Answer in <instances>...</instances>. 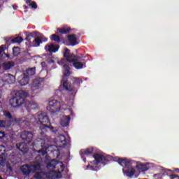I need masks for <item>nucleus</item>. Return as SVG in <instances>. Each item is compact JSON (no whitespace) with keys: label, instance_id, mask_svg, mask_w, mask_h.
Returning a JSON list of instances; mask_svg holds the SVG:
<instances>
[{"label":"nucleus","instance_id":"obj_1","mask_svg":"<svg viewBox=\"0 0 179 179\" xmlns=\"http://www.w3.org/2000/svg\"><path fill=\"white\" fill-rule=\"evenodd\" d=\"M64 57L67 62H73V66L76 69H82L86 65L87 61H85V57L83 55L79 56L70 53V50L67 48L64 49Z\"/></svg>","mask_w":179,"mask_h":179},{"label":"nucleus","instance_id":"obj_2","mask_svg":"<svg viewBox=\"0 0 179 179\" xmlns=\"http://www.w3.org/2000/svg\"><path fill=\"white\" fill-rule=\"evenodd\" d=\"M38 124L40 125V130L42 131L41 134L44 136L45 132L48 131H54L55 127L50 125L48 116L44 113L38 114Z\"/></svg>","mask_w":179,"mask_h":179},{"label":"nucleus","instance_id":"obj_3","mask_svg":"<svg viewBox=\"0 0 179 179\" xmlns=\"http://www.w3.org/2000/svg\"><path fill=\"white\" fill-rule=\"evenodd\" d=\"M27 92L24 90L17 91L15 96L10 99V105L13 108H17L25 103V99L27 98Z\"/></svg>","mask_w":179,"mask_h":179},{"label":"nucleus","instance_id":"obj_4","mask_svg":"<svg viewBox=\"0 0 179 179\" xmlns=\"http://www.w3.org/2000/svg\"><path fill=\"white\" fill-rule=\"evenodd\" d=\"M16 122L24 128H29L30 125H34L36 122V119L32 115L23 117L16 120Z\"/></svg>","mask_w":179,"mask_h":179},{"label":"nucleus","instance_id":"obj_5","mask_svg":"<svg viewBox=\"0 0 179 179\" xmlns=\"http://www.w3.org/2000/svg\"><path fill=\"white\" fill-rule=\"evenodd\" d=\"M64 74H63V79L62 80V83L63 88L69 92H71L73 91V89L71 87V85L67 83V79L65 78V77H68L71 75V72L70 71V67L69 66V64H64Z\"/></svg>","mask_w":179,"mask_h":179},{"label":"nucleus","instance_id":"obj_6","mask_svg":"<svg viewBox=\"0 0 179 179\" xmlns=\"http://www.w3.org/2000/svg\"><path fill=\"white\" fill-rule=\"evenodd\" d=\"M93 157L94 159V162L96 165H99L100 164L106 165L108 162H110L111 159V157L109 155L103 156V155H101L99 153L94 154Z\"/></svg>","mask_w":179,"mask_h":179},{"label":"nucleus","instance_id":"obj_7","mask_svg":"<svg viewBox=\"0 0 179 179\" xmlns=\"http://www.w3.org/2000/svg\"><path fill=\"white\" fill-rule=\"evenodd\" d=\"M46 110L51 113H55L61 110V104L57 99H51L48 102V106L46 107Z\"/></svg>","mask_w":179,"mask_h":179},{"label":"nucleus","instance_id":"obj_8","mask_svg":"<svg viewBox=\"0 0 179 179\" xmlns=\"http://www.w3.org/2000/svg\"><path fill=\"white\" fill-rule=\"evenodd\" d=\"M34 134L30 131H22L20 134V138L27 143H30L33 140Z\"/></svg>","mask_w":179,"mask_h":179},{"label":"nucleus","instance_id":"obj_9","mask_svg":"<svg viewBox=\"0 0 179 179\" xmlns=\"http://www.w3.org/2000/svg\"><path fill=\"white\" fill-rule=\"evenodd\" d=\"M32 145L33 146L41 145V149L39 150H37V152L41 154L42 156H45V155L46 153V152H45L46 148L44 147L45 141H43V138H36V141L32 143Z\"/></svg>","mask_w":179,"mask_h":179},{"label":"nucleus","instance_id":"obj_10","mask_svg":"<svg viewBox=\"0 0 179 179\" xmlns=\"http://www.w3.org/2000/svg\"><path fill=\"white\" fill-rule=\"evenodd\" d=\"M123 173L129 178H131L134 177V176L135 175L136 170L134 167L133 166H127V169L124 170V169H122Z\"/></svg>","mask_w":179,"mask_h":179},{"label":"nucleus","instance_id":"obj_11","mask_svg":"<svg viewBox=\"0 0 179 179\" xmlns=\"http://www.w3.org/2000/svg\"><path fill=\"white\" fill-rule=\"evenodd\" d=\"M117 164L122 167H128L132 164V161L127 159V158H119L117 159Z\"/></svg>","mask_w":179,"mask_h":179},{"label":"nucleus","instance_id":"obj_12","mask_svg":"<svg viewBox=\"0 0 179 179\" xmlns=\"http://www.w3.org/2000/svg\"><path fill=\"white\" fill-rule=\"evenodd\" d=\"M48 38H43L41 36L36 37L31 43V46L32 47H39L40 44L42 43L43 42H47Z\"/></svg>","mask_w":179,"mask_h":179},{"label":"nucleus","instance_id":"obj_13","mask_svg":"<svg viewBox=\"0 0 179 179\" xmlns=\"http://www.w3.org/2000/svg\"><path fill=\"white\" fill-rule=\"evenodd\" d=\"M59 49V46L58 45H46V46H45V50H46V52H48L50 53L51 52H58Z\"/></svg>","mask_w":179,"mask_h":179},{"label":"nucleus","instance_id":"obj_14","mask_svg":"<svg viewBox=\"0 0 179 179\" xmlns=\"http://www.w3.org/2000/svg\"><path fill=\"white\" fill-rule=\"evenodd\" d=\"M16 148L23 153H27V152H29V147H27V143H17Z\"/></svg>","mask_w":179,"mask_h":179},{"label":"nucleus","instance_id":"obj_15","mask_svg":"<svg viewBox=\"0 0 179 179\" xmlns=\"http://www.w3.org/2000/svg\"><path fill=\"white\" fill-rule=\"evenodd\" d=\"M67 39L70 43V45H72V47H73L74 45H77V44L78 43L77 37L75 34L68 35Z\"/></svg>","mask_w":179,"mask_h":179},{"label":"nucleus","instance_id":"obj_16","mask_svg":"<svg viewBox=\"0 0 179 179\" xmlns=\"http://www.w3.org/2000/svg\"><path fill=\"white\" fill-rule=\"evenodd\" d=\"M29 165V169L31 173H34L36 171L41 170V164L40 163H33Z\"/></svg>","mask_w":179,"mask_h":179},{"label":"nucleus","instance_id":"obj_17","mask_svg":"<svg viewBox=\"0 0 179 179\" xmlns=\"http://www.w3.org/2000/svg\"><path fill=\"white\" fill-rule=\"evenodd\" d=\"M29 80L30 78H29V76H27L26 73H24L22 79L19 80V84L21 86H26L29 84Z\"/></svg>","mask_w":179,"mask_h":179},{"label":"nucleus","instance_id":"obj_18","mask_svg":"<svg viewBox=\"0 0 179 179\" xmlns=\"http://www.w3.org/2000/svg\"><path fill=\"white\" fill-rule=\"evenodd\" d=\"M15 66V63L13 61H8V62H4V63L2 64V68L4 70H9L11 68H13Z\"/></svg>","mask_w":179,"mask_h":179},{"label":"nucleus","instance_id":"obj_19","mask_svg":"<svg viewBox=\"0 0 179 179\" xmlns=\"http://www.w3.org/2000/svg\"><path fill=\"white\" fill-rule=\"evenodd\" d=\"M42 82H43L42 80L38 78L34 80L32 83V86H31L33 90H38L41 86Z\"/></svg>","mask_w":179,"mask_h":179},{"label":"nucleus","instance_id":"obj_20","mask_svg":"<svg viewBox=\"0 0 179 179\" xmlns=\"http://www.w3.org/2000/svg\"><path fill=\"white\" fill-rule=\"evenodd\" d=\"M59 138L60 140L57 141L58 144L60 145L59 147L63 148H66V137H65L64 135H61Z\"/></svg>","mask_w":179,"mask_h":179},{"label":"nucleus","instance_id":"obj_21","mask_svg":"<svg viewBox=\"0 0 179 179\" xmlns=\"http://www.w3.org/2000/svg\"><path fill=\"white\" fill-rule=\"evenodd\" d=\"M20 169L24 176H29L31 173L30 166L29 164L22 166Z\"/></svg>","mask_w":179,"mask_h":179},{"label":"nucleus","instance_id":"obj_22","mask_svg":"<svg viewBox=\"0 0 179 179\" xmlns=\"http://www.w3.org/2000/svg\"><path fill=\"white\" fill-rule=\"evenodd\" d=\"M5 49V45H2L0 46V59H3L4 57L10 58V55L4 52Z\"/></svg>","mask_w":179,"mask_h":179},{"label":"nucleus","instance_id":"obj_23","mask_svg":"<svg viewBox=\"0 0 179 179\" xmlns=\"http://www.w3.org/2000/svg\"><path fill=\"white\" fill-rule=\"evenodd\" d=\"M71 117L69 115H66L65 119L62 120L60 122V125L63 127H66L69 125Z\"/></svg>","mask_w":179,"mask_h":179},{"label":"nucleus","instance_id":"obj_24","mask_svg":"<svg viewBox=\"0 0 179 179\" xmlns=\"http://www.w3.org/2000/svg\"><path fill=\"white\" fill-rule=\"evenodd\" d=\"M57 33H60L62 34H67L71 31V28H69V27L57 28Z\"/></svg>","mask_w":179,"mask_h":179},{"label":"nucleus","instance_id":"obj_25","mask_svg":"<svg viewBox=\"0 0 179 179\" xmlns=\"http://www.w3.org/2000/svg\"><path fill=\"white\" fill-rule=\"evenodd\" d=\"M12 121L10 120H0V128L9 127L11 125Z\"/></svg>","mask_w":179,"mask_h":179},{"label":"nucleus","instance_id":"obj_26","mask_svg":"<svg viewBox=\"0 0 179 179\" xmlns=\"http://www.w3.org/2000/svg\"><path fill=\"white\" fill-rule=\"evenodd\" d=\"M94 150V148H87L86 150H81V155H84L85 156H90V155L93 154Z\"/></svg>","mask_w":179,"mask_h":179},{"label":"nucleus","instance_id":"obj_27","mask_svg":"<svg viewBox=\"0 0 179 179\" xmlns=\"http://www.w3.org/2000/svg\"><path fill=\"white\" fill-rule=\"evenodd\" d=\"M6 82L10 85H13L15 82V77L10 73L6 74Z\"/></svg>","mask_w":179,"mask_h":179},{"label":"nucleus","instance_id":"obj_28","mask_svg":"<svg viewBox=\"0 0 179 179\" xmlns=\"http://www.w3.org/2000/svg\"><path fill=\"white\" fill-rule=\"evenodd\" d=\"M26 3L31 6V9H37L38 6L35 1H32L31 0H27Z\"/></svg>","mask_w":179,"mask_h":179},{"label":"nucleus","instance_id":"obj_29","mask_svg":"<svg viewBox=\"0 0 179 179\" xmlns=\"http://www.w3.org/2000/svg\"><path fill=\"white\" fill-rule=\"evenodd\" d=\"M35 73H36V68L35 67L27 69L26 73H25V74L28 77L34 76Z\"/></svg>","mask_w":179,"mask_h":179},{"label":"nucleus","instance_id":"obj_30","mask_svg":"<svg viewBox=\"0 0 179 179\" xmlns=\"http://www.w3.org/2000/svg\"><path fill=\"white\" fill-rule=\"evenodd\" d=\"M136 167H137L138 169L141 170L143 172H146L148 170V169L146 166V165L144 164H142V163L138 164L136 166Z\"/></svg>","mask_w":179,"mask_h":179},{"label":"nucleus","instance_id":"obj_31","mask_svg":"<svg viewBox=\"0 0 179 179\" xmlns=\"http://www.w3.org/2000/svg\"><path fill=\"white\" fill-rule=\"evenodd\" d=\"M36 33H37L36 31L32 32L29 35L27 36L25 38V40L28 41L30 43L31 45L32 43L31 40V38H34L36 36Z\"/></svg>","mask_w":179,"mask_h":179},{"label":"nucleus","instance_id":"obj_32","mask_svg":"<svg viewBox=\"0 0 179 179\" xmlns=\"http://www.w3.org/2000/svg\"><path fill=\"white\" fill-rule=\"evenodd\" d=\"M50 40L57 43L61 42L60 36L56 34H52L50 36Z\"/></svg>","mask_w":179,"mask_h":179},{"label":"nucleus","instance_id":"obj_33","mask_svg":"<svg viewBox=\"0 0 179 179\" xmlns=\"http://www.w3.org/2000/svg\"><path fill=\"white\" fill-rule=\"evenodd\" d=\"M20 53V48L19 47L13 48V55L14 57H17Z\"/></svg>","mask_w":179,"mask_h":179},{"label":"nucleus","instance_id":"obj_34","mask_svg":"<svg viewBox=\"0 0 179 179\" xmlns=\"http://www.w3.org/2000/svg\"><path fill=\"white\" fill-rule=\"evenodd\" d=\"M22 41H23V38L22 37H20V36H17V37L11 39V43H21Z\"/></svg>","mask_w":179,"mask_h":179},{"label":"nucleus","instance_id":"obj_35","mask_svg":"<svg viewBox=\"0 0 179 179\" xmlns=\"http://www.w3.org/2000/svg\"><path fill=\"white\" fill-rule=\"evenodd\" d=\"M44 176H45L44 172L41 171V172H38V173H35L34 178L36 179H43Z\"/></svg>","mask_w":179,"mask_h":179},{"label":"nucleus","instance_id":"obj_36","mask_svg":"<svg viewBox=\"0 0 179 179\" xmlns=\"http://www.w3.org/2000/svg\"><path fill=\"white\" fill-rule=\"evenodd\" d=\"M6 161V155L3 153H2L1 155H0V165L3 166L5 164Z\"/></svg>","mask_w":179,"mask_h":179},{"label":"nucleus","instance_id":"obj_37","mask_svg":"<svg viewBox=\"0 0 179 179\" xmlns=\"http://www.w3.org/2000/svg\"><path fill=\"white\" fill-rule=\"evenodd\" d=\"M4 115L8 120H13V115L9 111H7V110L4 111Z\"/></svg>","mask_w":179,"mask_h":179},{"label":"nucleus","instance_id":"obj_38","mask_svg":"<svg viewBox=\"0 0 179 179\" xmlns=\"http://www.w3.org/2000/svg\"><path fill=\"white\" fill-rule=\"evenodd\" d=\"M82 80L78 78H74V80H73V84L74 85H76L78 86H80L81 83H82Z\"/></svg>","mask_w":179,"mask_h":179},{"label":"nucleus","instance_id":"obj_39","mask_svg":"<svg viewBox=\"0 0 179 179\" xmlns=\"http://www.w3.org/2000/svg\"><path fill=\"white\" fill-rule=\"evenodd\" d=\"M59 169L57 170L58 173H62L65 169V165L63 163H61L59 165Z\"/></svg>","mask_w":179,"mask_h":179},{"label":"nucleus","instance_id":"obj_40","mask_svg":"<svg viewBox=\"0 0 179 179\" xmlns=\"http://www.w3.org/2000/svg\"><path fill=\"white\" fill-rule=\"evenodd\" d=\"M6 134L4 131H0V141H2L5 138Z\"/></svg>","mask_w":179,"mask_h":179},{"label":"nucleus","instance_id":"obj_41","mask_svg":"<svg viewBox=\"0 0 179 179\" xmlns=\"http://www.w3.org/2000/svg\"><path fill=\"white\" fill-rule=\"evenodd\" d=\"M169 178L170 179H176V178H179V176H178V175L172 173L171 175H169Z\"/></svg>","mask_w":179,"mask_h":179},{"label":"nucleus","instance_id":"obj_42","mask_svg":"<svg viewBox=\"0 0 179 179\" xmlns=\"http://www.w3.org/2000/svg\"><path fill=\"white\" fill-rule=\"evenodd\" d=\"M59 152L58 149L50 150V152Z\"/></svg>","mask_w":179,"mask_h":179},{"label":"nucleus","instance_id":"obj_43","mask_svg":"<svg viewBox=\"0 0 179 179\" xmlns=\"http://www.w3.org/2000/svg\"><path fill=\"white\" fill-rule=\"evenodd\" d=\"M52 163H48V165H47V167H48V168H50V167H52Z\"/></svg>","mask_w":179,"mask_h":179},{"label":"nucleus","instance_id":"obj_44","mask_svg":"<svg viewBox=\"0 0 179 179\" xmlns=\"http://www.w3.org/2000/svg\"><path fill=\"white\" fill-rule=\"evenodd\" d=\"M174 171L176 173H179V169L178 168L174 169Z\"/></svg>","mask_w":179,"mask_h":179},{"label":"nucleus","instance_id":"obj_45","mask_svg":"<svg viewBox=\"0 0 179 179\" xmlns=\"http://www.w3.org/2000/svg\"><path fill=\"white\" fill-rule=\"evenodd\" d=\"M57 148V147L55 145H50L48 147V148Z\"/></svg>","mask_w":179,"mask_h":179},{"label":"nucleus","instance_id":"obj_46","mask_svg":"<svg viewBox=\"0 0 179 179\" xmlns=\"http://www.w3.org/2000/svg\"><path fill=\"white\" fill-rule=\"evenodd\" d=\"M167 171L171 172V173H173V171H172L171 169H166V172H167Z\"/></svg>","mask_w":179,"mask_h":179},{"label":"nucleus","instance_id":"obj_47","mask_svg":"<svg viewBox=\"0 0 179 179\" xmlns=\"http://www.w3.org/2000/svg\"><path fill=\"white\" fill-rule=\"evenodd\" d=\"M23 8H24V9H29V7H27V6H23Z\"/></svg>","mask_w":179,"mask_h":179},{"label":"nucleus","instance_id":"obj_48","mask_svg":"<svg viewBox=\"0 0 179 179\" xmlns=\"http://www.w3.org/2000/svg\"><path fill=\"white\" fill-rule=\"evenodd\" d=\"M1 98V94L0 93V99Z\"/></svg>","mask_w":179,"mask_h":179},{"label":"nucleus","instance_id":"obj_49","mask_svg":"<svg viewBox=\"0 0 179 179\" xmlns=\"http://www.w3.org/2000/svg\"><path fill=\"white\" fill-rule=\"evenodd\" d=\"M10 169H12V167H11V166H10Z\"/></svg>","mask_w":179,"mask_h":179},{"label":"nucleus","instance_id":"obj_50","mask_svg":"<svg viewBox=\"0 0 179 179\" xmlns=\"http://www.w3.org/2000/svg\"><path fill=\"white\" fill-rule=\"evenodd\" d=\"M0 179H3V178H1V176H0Z\"/></svg>","mask_w":179,"mask_h":179},{"label":"nucleus","instance_id":"obj_51","mask_svg":"<svg viewBox=\"0 0 179 179\" xmlns=\"http://www.w3.org/2000/svg\"><path fill=\"white\" fill-rule=\"evenodd\" d=\"M45 64L44 62H43L42 64Z\"/></svg>","mask_w":179,"mask_h":179},{"label":"nucleus","instance_id":"obj_52","mask_svg":"<svg viewBox=\"0 0 179 179\" xmlns=\"http://www.w3.org/2000/svg\"><path fill=\"white\" fill-rule=\"evenodd\" d=\"M1 68V64H0V69Z\"/></svg>","mask_w":179,"mask_h":179},{"label":"nucleus","instance_id":"obj_53","mask_svg":"<svg viewBox=\"0 0 179 179\" xmlns=\"http://www.w3.org/2000/svg\"><path fill=\"white\" fill-rule=\"evenodd\" d=\"M14 9H17V8H16V7H15V8H14Z\"/></svg>","mask_w":179,"mask_h":179},{"label":"nucleus","instance_id":"obj_54","mask_svg":"<svg viewBox=\"0 0 179 179\" xmlns=\"http://www.w3.org/2000/svg\"><path fill=\"white\" fill-rule=\"evenodd\" d=\"M14 9H17V8H16V7H15V8H14Z\"/></svg>","mask_w":179,"mask_h":179},{"label":"nucleus","instance_id":"obj_55","mask_svg":"<svg viewBox=\"0 0 179 179\" xmlns=\"http://www.w3.org/2000/svg\"><path fill=\"white\" fill-rule=\"evenodd\" d=\"M1 108V106H0V109Z\"/></svg>","mask_w":179,"mask_h":179},{"label":"nucleus","instance_id":"obj_56","mask_svg":"<svg viewBox=\"0 0 179 179\" xmlns=\"http://www.w3.org/2000/svg\"><path fill=\"white\" fill-rule=\"evenodd\" d=\"M0 8H1V4H0Z\"/></svg>","mask_w":179,"mask_h":179}]
</instances>
